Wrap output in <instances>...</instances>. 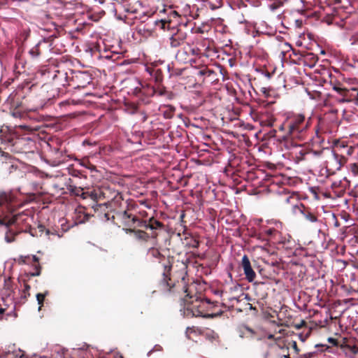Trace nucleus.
I'll return each mask as SVG.
<instances>
[{
  "mask_svg": "<svg viewBox=\"0 0 358 358\" xmlns=\"http://www.w3.org/2000/svg\"><path fill=\"white\" fill-rule=\"evenodd\" d=\"M10 201V195L6 192L0 193V227L8 229L13 224H19L22 221V215H11L6 213V210H10L9 203Z\"/></svg>",
  "mask_w": 358,
  "mask_h": 358,
  "instance_id": "nucleus-1",
  "label": "nucleus"
},
{
  "mask_svg": "<svg viewBox=\"0 0 358 358\" xmlns=\"http://www.w3.org/2000/svg\"><path fill=\"white\" fill-rule=\"evenodd\" d=\"M71 358H103L97 350L90 348L89 347H83L80 348H73L71 352Z\"/></svg>",
  "mask_w": 358,
  "mask_h": 358,
  "instance_id": "nucleus-2",
  "label": "nucleus"
},
{
  "mask_svg": "<svg viewBox=\"0 0 358 358\" xmlns=\"http://www.w3.org/2000/svg\"><path fill=\"white\" fill-rule=\"evenodd\" d=\"M241 266L243 269L246 280L249 282H253L256 278V273L251 266L249 258L245 255L242 257Z\"/></svg>",
  "mask_w": 358,
  "mask_h": 358,
  "instance_id": "nucleus-3",
  "label": "nucleus"
},
{
  "mask_svg": "<svg viewBox=\"0 0 358 358\" xmlns=\"http://www.w3.org/2000/svg\"><path fill=\"white\" fill-rule=\"evenodd\" d=\"M73 80L76 82L78 87L84 88L91 83L92 78L87 72L78 71L76 73Z\"/></svg>",
  "mask_w": 358,
  "mask_h": 358,
  "instance_id": "nucleus-4",
  "label": "nucleus"
},
{
  "mask_svg": "<svg viewBox=\"0 0 358 358\" xmlns=\"http://www.w3.org/2000/svg\"><path fill=\"white\" fill-rule=\"evenodd\" d=\"M304 116L303 115H299L295 117L294 121L292 124L289 126V134H293L295 131L301 132L304 128H299V125L304 121Z\"/></svg>",
  "mask_w": 358,
  "mask_h": 358,
  "instance_id": "nucleus-5",
  "label": "nucleus"
},
{
  "mask_svg": "<svg viewBox=\"0 0 358 358\" xmlns=\"http://www.w3.org/2000/svg\"><path fill=\"white\" fill-rule=\"evenodd\" d=\"M271 223L273 224V227L264 230V233L270 237L275 236L280 234V230L282 229V223L278 221H273Z\"/></svg>",
  "mask_w": 358,
  "mask_h": 358,
  "instance_id": "nucleus-6",
  "label": "nucleus"
},
{
  "mask_svg": "<svg viewBox=\"0 0 358 358\" xmlns=\"http://www.w3.org/2000/svg\"><path fill=\"white\" fill-rule=\"evenodd\" d=\"M13 291V282L10 278L4 279L3 287L2 289V294L6 296H10Z\"/></svg>",
  "mask_w": 358,
  "mask_h": 358,
  "instance_id": "nucleus-7",
  "label": "nucleus"
},
{
  "mask_svg": "<svg viewBox=\"0 0 358 358\" xmlns=\"http://www.w3.org/2000/svg\"><path fill=\"white\" fill-rule=\"evenodd\" d=\"M183 39L184 38L180 34H173L169 38L170 45L173 48L178 47L182 43Z\"/></svg>",
  "mask_w": 358,
  "mask_h": 358,
  "instance_id": "nucleus-8",
  "label": "nucleus"
},
{
  "mask_svg": "<svg viewBox=\"0 0 358 358\" xmlns=\"http://www.w3.org/2000/svg\"><path fill=\"white\" fill-rule=\"evenodd\" d=\"M283 5V0H272L268 4L269 9L274 12L282 7Z\"/></svg>",
  "mask_w": 358,
  "mask_h": 358,
  "instance_id": "nucleus-9",
  "label": "nucleus"
},
{
  "mask_svg": "<svg viewBox=\"0 0 358 358\" xmlns=\"http://www.w3.org/2000/svg\"><path fill=\"white\" fill-rule=\"evenodd\" d=\"M302 213L306 220H308L310 222H313V223L317 222L318 220H317V217L314 214L310 213V211H304V212L302 211Z\"/></svg>",
  "mask_w": 358,
  "mask_h": 358,
  "instance_id": "nucleus-10",
  "label": "nucleus"
},
{
  "mask_svg": "<svg viewBox=\"0 0 358 358\" xmlns=\"http://www.w3.org/2000/svg\"><path fill=\"white\" fill-rule=\"evenodd\" d=\"M71 193L76 196H81L83 199H85L84 196L85 193L83 192V189L81 187H77L76 186H70L69 189Z\"/></svg>",
  "mask_w": 358,
  "mask_h": 358,
  "instance_id": "nucleus-11",
  "label": "nucleus"
},
{
  "mask_svg": "<svg viewBox=\"0 0 358 358\" xmlns=\"http://www.w3.org/2000/svg\"><path fill=\"white\" fill-rule=\"evenodd\" d=\"M15 233L14 231H13L12 229H8L6 232V234H5V241L6 242L10 243H12L15 241Z\"/></svg>",
  "mask_w": 358,
  "mask_h": 358,
  "instance_id": "nucleus-12",
  "label": "nucleus"
},
{
  "mask_svg": "<svg viewBox=\"0 0 358 358\" xmlns=\"http://www.w3.org/2000/svg\"><path fill=\"white\" fill-rule=\"evenodd\" d=\"M48 294V292L44 294L38 293L36 294V300L38 304L39 305L38 310H41V306H43V301L45 299V296Z\"/></svg>",
  "mask_w": 358,
  "mask_h": 358,
  "instance_id": "nucleus-13",
  "label": "nucleus"
},
{
  "mask_svg": "<svg viewBox=\"0 0 358 358\" xmlns=\"http://www.w3.org/2000/svg\"><path fill=\"white\" fill-rule=\"evenodd\" d=\"M29 55L33 57L36 58L40 55V52L38 50V44L36 45L34 47H33L29 51Z\"/></svg>",
  "mask_w": 358,
  "mask_h": 358,
  "instance_id": "nucleus-14",
  "label": "nucleus"
},
{
  "mask_svg": "<svg viewBox=\"0 0 358 358\" xmlns=\"http://www.w3.org/2000/svg\"><path fill=\"white\" fill-rule=\"evenodd\" d=\"M38 231L41 232V234L45 233V236H50V234L51 235H56V234H55V233H50V230L49 229H46L45 228V227L43 226V225H38ZM41 235L42 234H41Z\"/></svg>",
  "mask_w": 358,
  "mask_h": 358,
  "instance_id": "nucleus-15",
  "label": "nucleus"
},
{
  "mask_svg": "<svg viewBox=\"0 0 358 358\" xmlns=\"http://www.w3.org/2000/svg\"><path fill=\"white\" fill-rule=\"evenodd\" d=\"M333 162L336 164L335 169L336 170H339L341 169V164L340 160L338 159V155L335 152H333Z\"/></svg>",
  "mask_w": 358,
  "mask_h": 358,
  "instance_id": "nucleus-16",
  "label": "nucleus"
},
{
  "mask_svg": "<svg viewBox=\"0 0 358 358\" xmlns=\"http://www.w3.org/2000/svg\"><path fill=\"white\" fill-rule=\"evenodd\" d=\"M30 289V286L28 285H24V289L23 290V293L22 294V297L26 299L27 296L29 295V290Z\"/></svg>",
  "mask_w": 358,
  "mask_h": 358,
  "instance_id": "nucleus-17",
  "label": "nucleus"
},
{
  "mask_svg": "<svg viewBox=\"0 0 358 358\" xmlns=\"http://www.w3.org/2000/svg\"><path fill=\"white\" fill-rule=\"evenodd\" d=\"M243 329L244 331H243V334H245L246 332L248 333H250L251 334V336H252L254 334H255V331L250 329V327H247V326H244L243 327Z\"/></svg>",
  "mask_w": 358,
  "mask_h": 358,
  "instance_id": "nucleus-18",
  "label": "nucleus"
},
{
  "mask_svg": "<svg viewBox=\"0 0 358 358\" xmlns=\"http://www.w3.org/2000/svg\"><path fill=\"white\" fill-rule=\"evenodd\" d=\"M12 115L16 118H21L24 115L19 110L12 112Z\"/></svg>",
  "mask_w": 358,
  "mask_h": 358,
  "instance_id": "nucleus-19",
  "label": "nucleus"
},
{
  "mask_svg": "<svg viewBox=\"0 0 358 358\" xmlns=\"http://www.w3.org/2000/svg\"><path fill=\"white\" fill-rule=\"evenodd\" d=\"M162 350V347L159 345H155V347L148 352V356H150V354L153 352V351H160Z\"/></svg>",
  "mask_w": 358,
  "mask_h": 358,
  "instance_id": "nucleus-20",
  "label": "nucleus"
},
{
  "mask_svg": "<svg viewBox=\"0 0 358 358\" xmlns=\"http://www.w3.org/2000/svg\"><path fill=\"white\" fill-rule=\"evenodd\" d=\"M313 356V352H308L303 355H301L300 356V358H311Z\"/></svg>",
  "mask_w": 358,
  "mask_h": 358,
  "instance_id": "nucleus-21",
  "label": "nucleus"
},
{
  "mask_svg": "<svg viewBox=\"0 0 358 358\" xmlns=\"http://www.w3.org/2000/svg\"><path fill=\"white\" fill-rule=\"evenodd\" d=\"M333 90H335L336 92L340 93V94H341V92L343 91V90L342 88L338 87H336V86H334L333 87Z\"/></svg>",
  "mask_w": 358,
  "mask_h": 358,
  "instance_id": "nucleus-22",
  "label": "nucleus"
},
{
  "mask_svg": "<svg viewBox=\"0 0 358 358\" xmlns=\"http://www.w3.org/2000/svg\"><path fill=\"white\" fill-rule=\"evenodd\" d=\"M329 342H330L331 343H332L333 345H336V341L334 338H329L328 339Z\"/></svg>",
  "mask_w": 358,
  "mask_h": 358,
  "instance_id": "nucleus-23",
  "label": "nucleus"
},
{
  "mask_svg": "<svg viewBox=\"0 0 358 358\" xmlns=\"http://www.w3.org/2000/svg\"><path fill=\"white\" fill-rule=\"evenodd\" d=\"M351 45H357V50H358V38H357L355 41L352 42V43H351Z\"/></svg>",
  "mask_w": 358,
  "mask_h": 358,
  "instance_id": "nucleus-24",
  "label": "nucleus"
},
{
  "mask_svg": "<svg viewBox=\"0 0 358 358\" xmlns=\"http://www.w3.org/2000/svg\"><path fill=\"white\" fill-rule=\"evenodd\" d=\"M40 275V271H37L36 272L33 273L31 274V275H33V276H38V275Z\"/></svg>",
  "mask_w": 358,
  "mask_h": 358,
  "instance_id": "nucleus-25",
  "label": "nucleus"
},
{
  "mask_svg": "<svg viewBox=\"0 0 358 358\" xmlns=\"http://www.w3.org/2000/svg\"><path fill=\"white\" fill-rule=\"evenodd\" d=\"M32 258H33V260L36 262H38V260H39L38 257H36V255H34Z\"/></svg>",
  "mask_w": 358,
  "mask_h": 358,
  "instance_id": "nucleus-26",
  "label": "nucleus"
},
{
  "mask_svg": "<svg viewBox=\"0 0 358 358\" xmlns=\"http://www.w3.org/2000/svg\"><path fill=\"white\" fill-rule=\"evenodd\" d=\"M348 23H350V20H347L346 21H345L342 26L343 27H346Z\"/></svg>",
  "mask_w": 358,
  "mask_h": 358,
  "instance_id": "nucleus-27",
  "label": "nucleus"
},
{
  "mask_svg": "<svg viewBox=\"0 0 358 358\" xmlns=\"http://www.w3.org/2000/svg\"><path fill=\"white\" fill-rule=\"evenodd\" d=\"M4 310L1 308H0V314H2L3 313Z\"/></svg>",
  "mask_w": 358,
  "mask_h": 358,
  "instance_id": "nucleus-28",
  "label": "nucleus"
},
{
  "mask_svg": "<svg viewBox=\"0 0 358 358\" xmlns=\"http://www.w3.org/2000/svg\"><path fill=\"white\" fill-rule=\"evenodd\" d=\"M116 358H123L121 355H117Z\"/></svg>",
  "mask_w": 358,
  "mask_h": 358,
  "instance_id": "nucleus-29",
  "label": "nucleus"
},
{
  "mask_svg": "<svg viewBox=\"0 0 358 358\" xmlns=\"http://www.w3.org/2000/svg\"><path fill=\"white\" fill-rule=\"evenodd\" d=\"M341 101L344 102V101H345V99H341Z\"/></svg>",
  "mask_w": 358,
  "mask_h": 358,
  "instance_id": "nucleus-30",
  "label": "nucleus"
},
{
  "mask_svg": "<svg viewBox=\"0 0 358 358\" xmlns=\"http://www.w3.org/2000/svg\"><path fill=\"white\" fill-rule=\"evenodd\" d=\"M285 358H289V355H285Z\"/></svg>",
  "mask_w": 358,
  "mask_h": 358,
  "instance_id": "nucleus-31",
  "label": "nucleus"
},
{
  "mask_svg": "<svg viewBox=\"0 0 358 358\" xmlns=\"http://www.w3.org/2000/svg\"><path fill=\"white\" fill-rule=\"evenodd\" d=\"M285 45H287V46L290 47L288 43H285Z\"/></svg>",
  "mask_w": 358,
  "mask_h": 358,
  "instance_id": "nucleus-32",
  "label": "nucleus"
},
{
  "mask_svg": "<svg viewBox=\"0 0 358 358\" xmlns=\"http://www.w3.org/2000/svg\"><path fill=\"white\" fill-rule=\"evenodd\" d=\"M357 96H358V92H357Z\"/></svg>",
  "mask_w": 358,
  "mask_h": 358,
  "instance_id": "nucleus-33",
  "label": "nucleus"
}]
</instances>
